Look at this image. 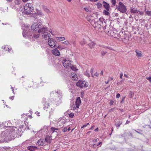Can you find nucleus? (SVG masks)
<instances>
[{
	"instance_id": "obj_1",
	"label": "nucleus",
	"mask_w": 151,
	"mask_h": 151,
	"mask_svg": "<svg viewBox=\"0 0 151 151\" xmlns=\"http://www.w3.org/2000/svg\"><path fill=\"white\" fill-rule=\"evenodd\" d=\"M50 94L51 98L46 101V99L44 98L42 99V102L44 106V109H49L53 111L54 109L53 108L55 104H56V103L60 99V93H58V91H54L51 92Z\"/></svg>"
},
{
	"instance_id": "obj_2",
	"label": "nucleus",
	"mask_w": 151,
	"mask_h": 151,
	"mask_svg": "<svg viewBox=\"0 0 151 151\" xmlns=\"http://www.w3.org/2000/svg\"><path fill=\"white\" fill-rule=\"evenodd\" d=\"M34 8L32 4L28 3L24 6V13L27 14H29L33 11Z\"/></svg>"
},
{
	"instance_id": "obj_3",
	"label": "nucleus",
	"mask_w": 151,
	"mask_h": 151,
	"mask_svg": "<svg viewBox=\"0 0 151 151\" xmlns=\"http://www.w3.org/2000/svg\"><path fill=\"white\" fill-rule=\"evenodd\" d=\"M117 9L119 11L122 13H125L127 11L126 7L121 2H119V3Z\"/></svg>"
},
{
	"instance_id": "obj_4",
	"label": "nucleus",
	"mask_w": 151,
	"mask_h": 151,
	"mask_svg": "<svg viewBox=\"0 0 151 151\" xmlns=\"http://www.w3.org/2000/svg\"><path fill=\"white\" fill-rule=\"evenodd\" d=\"M48 43L49 46L52 48L57 47H58L55 40L52 38H50L48 40Z\"/></svg>"
},
{
	"instance_id": "obj_5",
	"label": "nucleus",
	"mask_w": 151,
	"mask_h": 151,
	"mask_svg": "<svg viewBox=\"0 0 151 151\" xmlns=\"http://www.w3.org/2000/svg\"><path fill=\"white\" fill-rule=\"evenodd\" d=\"M76 85L80 88L86 87H87V83L85 81H79L76 83Z\"/></svg>"
},
{
	"instance_id": "obj_6",
	"label": "nucleus",
	"mask_w": 151,
	"mask_h": 151,
	"mask_svg": "<svg viewBox=\"0 0 151 151\" xmlns=\"http://www.w3.org/2000/svg\"><path fill=\"white\" fill-rule=\"evenodd\" d=\"M70 62L69 59H65L63 60V64L65 68H69V67L71 64Z\"/></svg>"
},
{
	"instance_id": "obj_7",
	"label": "nucleus",
	"mask_w": 151,
	"mask_h": 151,
	"mask_svg": "<svg viewBox=\"0 0 151 151\" xmlns=\"http://www.w3.org/2000/svg\"><path fill=\"white\" fill-rule=\"evenodd\" d=\"M81 103V101L80 97H78L76 99V101L75 102L76 105L72 107L73 110H75L76 108H79L80 104Z\"/></svg>"
},
{
	"instance_id": "obj_8",
	"label": "nucleus",
	"mask_w": 151,
	"mask_h": 151,
	"mask_svg": "<svg viewBox=\"0 0 151 151\" xmlns=\"http://www.w3.org/2000/svg\"><path fill=\"white\" fill-rule=\"evenodd\" d=\"M47 27H40V28L38 30V32L40 34V35H41L42 34H44L45 33H46L47 31Z\"/></svg>"
},
{
	"instance_id": "obj_9",
	"label": "nucleus",
	"mask_w": 151,
	"mask_h": 151,
	"mask_svg": "<svg viewBox=\"0 0 151 151\" xmlns=\"http://www.w3.org/2000/svg\"><path fill=\"white\" fill-rule=\"evenodd\" d=\"M50 33L47 32L44 34H42L41 35H40V37H42V39L48 40L50 38Z\"/></svg>"
},
{
	"instance_id": "obj_10",
	"label": "nucleus",
	"mask_w": 151,
	"mask_h": 151,
	"mask_svg": "<svg viewBox=\"0 0 151 151\" xmlns=\"http://www.w3.org/2000/svg\"><path fill=\"white\" fill-rule=\"evenodd\" d=\"M41 27V26L39 24H38L37 23H34L32 24L31 28L33 31H36L38 29V28L39 29Z\"/></svg>"
},
{
	"instance_id": "obj_11",
	"label": "nucleus",
	"mask_w": 151,
	"mask_h": 151,
	"mask_svg": "<svg viewBox=\"0 0 151 151\" xmlns=\"http://www.w3.org/2000/svg\"><path fill=\"white\" fill-rule=\"evenodd\" d=\"M40 37V34L38 32L34 34L32 37V39L34 40H37Z\"/></svg>"
},
{
	"instance_id": "obj_12",
	"label": "nucleus",
	"mask_w": 151,
	"mask_h": 151,
	"mask_svg": "<svg viewBox=\"0 0 151 151\" xmlns=\"http://www.w3.org/2000/svg\"><path fill=\"white\" fill-rule=\"evenodd\" d=\"M52 53L54 55L57 56H59L60 55V53L59 51L56 48L52 51Z\"/></svg>"
},
{
	"instance_id": "obj_13",
	"label": "nucleus",
	"mask_w": 151,
	"mask_h": 151,
	"mask_svg": "<svg viewBox=\"0 0 151 151\" xmlns=\"http://www.w3.org/2000/svg\"><path fill=\"white\" fill-rule=\"evenodd\" d=\"M70 77L73 80L76 81L78 80L77 76L75 73H71L70 75Z\"/></svg>"
},
{
	"instance_id": "obj_14",
	"label": "nucleus",
	"mask_w": 151,
	"mask_h": 151,
	"mask_svg": "<svg viewBox=\"0 0 151 151\" xmlns=\"http://www.w3.org/2000/svg\"><path fill=\"white\" fill-rule=\"evenodd\" d=\"M45 141L42 139H40L37 141V144L40 146H42L44 145Z\"/></svg>"
},
{
	"instance_id": "obj_15",
	"label": "nucleus",
	"mask_w": 151,
	"mask_h": 151,
	"mask_svg": "<svg viewBox=\"0 0 151 151\" xmlns=\"http://www.w3.org/2000/svg\"><path fill=\"white\" fill-rule=\"evenodd\" d=\"M136 56L138 57H141L142 56V52L140 50H136L135 51Z\"/></svg>"
},
{
	"instance_id": "obj_16",
	"label": "nucleus",
	"mask_w": 151,
	"mask_h": 151,
	"mask_svg": "<svg viewBox=\"0 0 151 151\" xmlns=\"http://www.w3.org/2000/svg\"><path fill=\"white\" fill-rule=\"evenodd\" d=\"M103 4H104V6L106 9L107 11H109V10L110 6L109 4L107 3L106 2L104 1L103 2Z\"/></svg>"
},
{
	"instance_id": "obj_17",
	"label": "nucleus",
	"mask_w": 151,
	"mask_h": 151,
	"mask_svg": "<svg viewBox=\"0 0 151 151\" xmlns=\"http://www.w3.org/2000/svg\"><path fill=\"white\" fill-rule=\"evenodd\" d=\"M139 11L136 9L134 8H131L130 9V12L132 14H137L139 12Z\"/></svg>"
},
{
	"instance_id": "obj_18",
	"label": "nucleus",
	"mask_w": 151,
	"mask_h": 151,
	"mask_svg": "<svg viewBox=\"0 0 151 151\" xmlns=\"http://www.w3.org/2000/svg\"><path fill=\"white\" fill-rule=\"evenodd\" d=\"M2 48H3L4 50L5 51H6L7 50H8V51L9 52L12 53L13 52L11 48L9 49L7 46H4V47Z\"/></svg>"
},
{
	"instance_id": "obj_19",
	"label": "nucleus",
	"mask_w": 151,
	"mask_h": 151,
	"mask_svg": "<svg viewBox=\"0 0 151 151\" xmlns=\"http://www.w3.org/2000/svg\"><path fill=\"white\" fill-rule=\"evenodd\" d=\"M45 139L46 142L48 143H50L51 142L52 139L50 136L47 135L45 137Z\"/></svg>"
},
{
	"instance_id": "obj_20",
	"label": "nucleus",
	"mask_w": 151,
	"mask_h": 151,
	"mask_svg": "<svg viewBox=\"0 0 151 151\" xmlns=\"http://www.w3.org/2000/svg\"><path fill=\"white\" fill-rule=\"evenodd\" d=\"M42 8L48 14L51 13V12L47 8V6H42Z\"/></svg>"
},
{
	"instance_id": "obj_21",
	"label": "nucleus",
	"mask_w": 151,
	"mask_h": 151,
	"mask_svg": "<svg viewBox=\"0 0 151 151\" xmlns=\"http://www.w3.org/2000/svg\"><path fill=\"white\" fill-rule=\"evenodd\" d=\"M7 133L6 134V132H5L4 131L1 134V138L2 139H4L6 138L7 137Z\"/></svg>"
},
{
	"instance_id": "obj_22",
	"label": "nucleus",
	"mask_w": 151,
	"mask_h": 151,
	"mask_svg": "<svg viewBox=\"0 0 151 151\" xmlns=\"http://www.w3.org/2000/svg\"><path fill=\"white\" fill-rule=\"evenodd\" d=\"M96 44L93 42H91L89 43L88 45L90 48H92Z\"/></svg>"
},
{
	"instance_id": "obj_23",
	"label": "nucleus",
	"mask_w": 151,
	"mask_h": 151,
	"mask_svg": "<svg viewBox=\"0 0 151 151\" xmlns=\"http://www.w3.org/2000/svg\"><path fill=\"white\" fill-rule=\"evenodd\" d=\"M57 40L60 41H62L65 40V38L64 37H57Z\"/></svg>"
},
{
	"instance_id": "obj_24",
	"label": "nucleus",
	"mask_w": 151,
	"mask_h": 151,
	"mask_svg": "<svg viewBox=\"0 0 151 151\" xmlns=\"http://www.w3.org/2000/svg\"><path fill=\"white\" fill-rule=\"evenodd\" d=\"M122 124V122L121 121H118L116 122L115 125L116 127H119Z\"/></svg>"
},
{
	"instance_id": "obj_25",
	"label": "nucleus",
	"mask_w": 151,
	"mask_h": 151,
	"mask_svg": "<svg viewBox=\"0 0 151 151\" xmlns=\"http://www.w3.org/2000/svg\"><path fill=\"white\" fill-rule=\"evenodd\" d=\"M58 129H59L58 128L52 127L51 128V131L52 133H53L55 132L57 133V132L56 131H55L58 130Z\"/></svg>"
},
{
	"instance_id": "obj_26",
	"label": "nucleus",
	"mask_w": 151,
	"mask_h": 151,
	"mask_svg": "<svg viewBox=\"0 0 151 151\" xmlns=\"http://www.w3.org/2000/svg\"><path fill=\"white\" fill-rule=\"evenodd\" d=\"M70 68V69H71L73 70L76 71L77 70V69L76 68V67H75V66H72L71 65H70V66L69 67V68Z\"/></svg>"
},
{
	"instance_id": "obj_27",
	"label": "nucleus",
	"mask_w": 151,
	"mask_h": 151,
	"mask_svg": "<svg viewBox=\"0 0 151 151\" xmlns=\"http://www.w3.org/2000/svg\"><path fill=\"white\" fill-rule=\"evenodd\" d=\"M28 148L29 150L31 151H34L35 150L34 148H37V147H35L30 146L28 147Z\"/></svg>"
},
{
	"instance_id": "obj_28",
	"label": "nucleus",
	"mask_w": 151,
	"mask_h": 151,
	"mask_svg": "<svg viewBox=\"0 0 151 151\" xmlns=\"http://www.w3.org/2000/svg\"><path fill=\"white\" fill-rule=\"evenodd\" d=\"M101 47L104 48H107L110 50H114L113 48H112L111 47H107L106 46L104 45H101Z\"/></svg>"
},
{
	"instance_id": "obj_29",
	"label": "nucleus",
	"mask_w": 151,
	"mask_h": 151,
	"mask_svg": "<svg viewBox=\"0 0 151 151\" xmlns=\"http://www.w3.org/2000/svg\"><path fill=\"white\" fill-rule=\"evenodd\" d=\"M36 14L40 15H43L42 11L40 10H38L36 12Z\"/></svg>"
},
{
	"instance_id": "obj_30",
	"label": "nucleus",
	"mask_w": 151,
	"mask_h": 151,
	"mask_svg": "<svg viewBox=\"0 0 151 151\" xmlns=\"http://www.w3.org/2000/svg\"><path fill=\"white\" fill-rule=\"evenodd\" d=\"M146 14L148 16H151V11H149L145 9V10Z\"/></svg>"
},
{
	"instance_id": "obj_31",
	"label": "nucleus",
	"mask_w": 151,
	"mask_h": 151,
	"mask_svg": "<svg viewBox=\"0 0 151 151\" xmlns=\"http://www.w3.org/2000/svg\"><path fill=\"white\" fill-rule=\"evenodd\" d=\"M14 2L15 4L17 5L20 4L21 1L20 0H15Z\"/></svg>"
},
{
	"instance_id": "obj_32",
	"label": "nucleus",
	"mask_w": 151,
	"mask_h": 151,
	"mask_svg": "<svg viewBox=\"0 0 151 151\" xmlns=\"http://www.w3.org/2000/svg\"><path fill=\"white\" fill-rule=\"evenodd\" d=\"M62 43L63 44H64L65 45H70L71 44L70 43V42H69L68 41H65L63 42H62Z\"/></svg>"
},
{
	"instance_id": "obj_33",
	"label": "nucleus",
	"mask_w": 151,
	"mask_h": 151,
	"mask_svg": "<svg viewBox=\"0 0 151 151\" xmlns=\"http://www.w3.org/2000/svg\"><path fill=\"white\" fill-rule=\"evenodd\" d=\"M108 11H107L106 10H104L103 12V13L106 15H108L109 14Z\"/></svg>"
},
{
	"instance_id": "obj_34",
	"label": "nucleus",
	"mask_w": 151,
	"mask_h": 151,
	"mask_svg": "<svg viewBox=\"0 0 151 151\" xmlns=\"http://www.w3.org/2000/svg\"><path fill=\"white\" fill-rule=\"evenodd\" d=\"M129 97L131 98L134 96V93L130 91L129 93Z\"/></svg>"
},
{
	"instance_id": "obj_35",
	"label": "nucleus",
	"mask_w": 151,
	"mask_h": 151,
	"mask_svg": "<svg viewBox=\"0 0 151 151\" xmlns=\"http://www.w3.org/2000/svg\"><path fill=\"white\" fill-rule=\"evenodd\" d=\"M86 43V42L84 39H83L82 41L80 42V44L82 45L85 44Z\"/></svg>"
},
{
	"instance_id": "obj_36",
	"label": "nucleus",
	"mask_w": 151,
	"mask_h": 151,
	"mask_svg": "<svg viewBox=\"0 0 151 151\" xmlns=\"http://www.w3.org/2000/svg\"><path fill=\"white\" fill-rule=\"evenodd\" d=\"M111 2L112 3L113 5L115 6L116 3V0H111Z\"/></svg>"
},
{
	"instance_id": "obj_37",
	"label": "nucleus",
	"mask_w": 151,
	"mask_h": 151,
	"mask_svg": "<svg viewBox=\"0 0 151 151\" xmlns=\"http://www.w3.org/2000/svg\"><path fill=\"white\" fill-rule=\"evenodd\" d=\"M99 75V73L97 72H96L94 75L92 74V76L93 77H97Z\"/></svg>"
},
{
	"instance_id": "obj_38",
	"label": "nucleus",
	"mask_w": 151,
	"mask_h": 151,
	"mask_svg": "<svg viewBox=\"0 0 151 151\" xmlns=\"http://www.w3.org/2000/svg\"><path fill=\"white\" fill-rule=\"evenodd\" d=\"M96 5L98 8H101L102 7V4L100 3H98Z\"/></svg>"
},
{
	"instance_id": "obj_39",
	"label": "nucleus",
	"mask_w": 151,
	"mask_h": 151,
	"mask_svg": "<svg viewBox=\"0 0 151 151\" xmlns=\"http://www.w3.org/2000/svg\"><path fill=\"white\" fill-rule=\"evenodd\" d=\"M68 115L71 118H73L74 116V114L73 113H70V114H69Z\"/></svg>"
},
{
	"instance_id": "obj_40",
	"label": "nucleus",
	"mask_w": 151,
	"mask_h": 151,
	"mask_svg": "<svg viewBox=\"0 0 151 151\" xmlns=\"http://www.w3.org/2000/svg\"><path fill=\"white\" fill-rule=\"evenodd\" d=\"M106 53L107 52L106 51H102L101 52V55L102 56H103L105 55Z\"/></svg>"
},
{
	"instance_id": "obj_41",
	"label": "nucleus",
	"mask_w": 151,
	"mask_h": 151,
	"mask_svg": "<svg viewBox=\"0 0 151 151\" xmlns=\"http://www.w3.org/2000/svg\"><path fill=\"white\" fill-rule=\"evenodd\" d=\"M84 74L85 75H86L88 77H89L90 76V74L88 73V71H86V72H85Z\"/></svg>"
},
{
	"instance_id": "obj_42",
	"label": "nucleus",
	"mask_w": 151,
	"mask_h": 151,
	"mask_svg": "<svg viewBox=\"0 0 151 151\" xmlns=\"http://www.w3.org/2000/svg\"><path fill=\"white\" fill-rule=\"evenodd\" d=\"M85 10L87 12H90L89 9L87 7H86L84 8Z\"/></svg>"
},
{
	"instance_id": "obj_43",
	"label": "nucleus",
	"mask_w": 151,
	"mask_h": 151,
	"mask_svg": "<svg viewBox=\"0 0 151 151\" xmlns=\"http://www.w3.org/2000/svg\"><path fill=\"white\" fill-rule=\"evenodd\" d=\"M102 142H100L98 144H94L93 145V146L94 147H95L97 146H99V145H100V144H101Z\"/></svg>"
},
{
	"instance_id": "obj_44",
	"label": "nucleus",
	"mask_w": 151,
	"mask_h": 151,
	"mask_svg": "<svg viewBox=\"0 0 151 151\" xmlns=\"http://www.w3.org/2000/svg\"><path fill=\"white\" fill-rule=\"evenodd\" d=\"M14 129H12L10 130V132H11V135H13V134L14 133Z\"/></svg>"
},
{
	"instance_id": "obj_45",
	"label": "nucleus",
	"mask_w": 151,
	"mask_h": 151,
	"mask_svg": "<svg viewBox=\"0 0 151 151\" xmlns=\"http://www.w3.org/2000/svg\"><path fill=\"white\" fill-rule=\"evenodd\" d=\"M69 42L71 44L70 45H74L75 44V42L73 40H70L69 41Z\"/></svg>"
},
{
	"instance_id": "obj_46",
	"label": "nucleus",
	"mask_w": 151,
	"mask_h": 151,
	"mask_svg": "<svg viewBox=\"0 0 151 151\" xmlns=\"http://www.w3.org/2000/svg\"><path fill=\"white\" fill-rule=\"evenodd\" d=\"M114 103V101H113L111 100H110V101L109 102V104L111 106Z\"/></svg>"
},
{
	"instance_id": "obj_47",
	"label": "nucleus",
	"mask_w": 151,
	"mask_h": 151,
	"mask_svg": "<svg viewBox=\"0 0 151 151\" xmlns=\"http://www.w3.org/2000/svg\"><path fill=\"white\" fill-rule=\"evenodd\" d=\"M146 79H147L150 82H151V76H149L148 77H147Z\"/></svg>"
},
{
	"instance_id": "obj_48",
	"label": "nucleus",
	"mask_w": 151,
	"mask_h": 151,
	"mask_svg": "<svg viewBox=\"0 0 151 151\" xmlns=\"http://www.w3.org/2000/svg\"><path fill=\"white\" fill-rule=\"evenodd\" d=\"M67 130V129L66 127H65L63 130V131L64 132H66Z\"/></svg>"
},
{
	"instance_id": "obj_49",
	"label": "nucleus",
	"mask_w": 151,
	"mask_h": 151,
	"mask_svg": "<svg viewBox=\"0 0 151 151\" xmlns=\"http://www.w3.org/2000/svg\"><path fill=\"white\" fill-rule=\"evenodd\" d=\"M120 97V94L119 93H118L116 94V98H118Z\"/></svg>"
},
{
	"instance_id": "obj_50",
	"label": "nucleus",
	"mask_w": 151,
	"mask_h": 151,
	"mask_svg": "<svg viewBox=\"0 0 151 151\" xmlns=\"http://www.w3.org/2000/svg\"><path fill=\"white\" fill-rule=\"evenodd\" d=\"M22 34H23V36L24 37H26L27 35L25 34V32H24V31L23 32Z\"/></svg>"
},
{
	"instance_id": "obj_51",
	"label": "nucleus",
	"mask_w": 151,
	"mask_h": 151,
	"mask_svg": "<svg viewBox=\"0 0 151 151\" xmlns=\"http://www.w3.org/2000/svg\"><path fill=\"white\" fill-rule=\"evenodd\" d=\"M125 98V97H122L121 102H124V99Z\"/></svg>"
},
{
	"instance_id": "obj_52",
	"label": "nucleus",
	"mask_w": 151,
	"mask_h": 151,
	"mask_svg": "<svg viewBox=\"0 0 151 151\" xmlns=\"http://www.w3.org/2000/svg\"><path fill=\"white\" fill-rule=\"evenodd\" d=\"M93 68H92L91 70V75H92V74H93Z\"/></svg>"
},
{
	"instance_id": "obj_53",
	"label": "nucleus",
	"mask_w": 151,
	"mask_h": 151,
	"mask_svg": "<svg viewBox=\"0 0 151 151\" xmlns=\"http://www.w3.org/2000/svg\"><path fill=\"white\" fill-rule=\"evenodd\" d=\"M97 141V138H95L93 140V142H96Z\"/></svg>"
},
{
	"instance_id": "obj_54",
	"label": "nucleus",
	"mask_w": 151,
	"mask_h": 151,
	"mask_svg": "<svg viewBox=\"0 0 151 151\" xmlns=\"http://www.w3.org/2000/svg\"><path fill=\"white\" fill-rule=\"evenodd\" d=\"M123 76V73H120V78L121 79L122 78V76Z\"/></svg>"
},
{
	"instance_id": "obj_55",
	"label": "nucleus",
	"mask_w": 151,
	"mask_h": 151,
	"mask_svg": "<svg viewBox=\"0 0 151 151\" xmlns=\"http://www.w3.org/2000/svg\"><path fill=\"white\" fill-rule=\"evenodd\" d=\"M11 89H12V91H13V93L14 94V89L13 87H11Z\"/></svg>"
},
{
	"instance_id": "obj_56",
	"label": "nucleus",
	"mask_w": 151,
	"mask_h": 151,
	"mask_svg": "<svg viewBox=\"0 0 151 151\" xmlns=\"http://www.w3.org/2000/svg\"><path fill=\"white\" fill-rule=\"evenodd\" d=\"M130 122V121H128L127 120L126 122L125 123V124H128Z\"/></svg>"
},
{
	"instance_id": "obj_57",
	"label": "nucleus",
	"mask_w": 151,
	"mask_h": 151,
	"mask_svg": "<svg viewBox=\"0 0 151 151\" xmlns=\"http://www.w3.org/2000/svg\"><path fill=\"white\" fill-rule=\"evenodd\" d=\"M122 83H121L120 82H118L117 83V84L118 85H120L121 84H122Z\"/></svg>"
},
{
	"instance_id": "obj_58",
	"label": "nucleus",
	"mask_w": 151,
	"mask_h": 151,
	"mask_svg": "<svg viewBox=\"0 0 151 151\" xmlns=\"http://www.w3.org/2000/svg\"><path fill=\"white\" fill-rule=\"evenodd\" d=\"M86 127V124H84V125H83L81 127V129H82L83 128H84V127Z\"/></svg>"
},
{
	"instance_id": "obj_59",
	"label": "nucleus",
	"mask_w": 151,
	"mask_h": 151,
	"mask_svg": "<svg viewBox=\"0 0 151 151\" xmlns=\"http://www.w3.org/2000/svg\"><path fill=\"white\" fill-rule=\"evenodd\" d=\"M9 98L10 99H11L12 100H13V99H14V96H11V97H9Z\"/></svg>"
},
{
	"instance_id": "obj_60",
	"label": "nucleus",
	"mask_w": 151,
	"mask_h": 151,
	"mask_svg": "<svg viewBox=\"0 0 151 151\" xmlns=\"http://www.w3.org/2000/svg\"><path fill=\"white\" fill-rule=\"evenodd\" d=\"M124 76L126 77V78H128V76L125 74H124Z\"/></svg>"
},
{
	"instance_id": "obj_61",
	"label": "nucleus",
	"mask_w": 151,
	"mask_h": 151,
	"mask_svg": "<svg viewBox=\"0 0 151 151\" xmlns=\"http://www.w3.org/2000/svg\"><path fill=\"white\" fill-rule=\"evenodd\" d=\"M95 132H98V128H96L95 129Z\"/></svg>"
},
{
	"instance_id": "obj_62",
	"label": "nucleus",
	"mask_w": 151,
	"mask_h": 151,
	"mask_svg": "<svg viewBox=\"0 0 151 151\" xmlns=\"http://www.w3.org/2000/svg\"><path fill=\"white\" fill-rule=\"evenodd\" d=\"M100 74L102 75H103V71H101V73H100Z\"/></svg>"
},
{
	"instance_id": "obj_63",
	"label": "nucleus",
	"mask_w": 151,
	"mask_h": 151,
	"mask_svg": "<svg viewBox=\"0 0 151 151\" xmlns=\"http://www.w3.org/2000/svg\"><path fill=\"white\" fill-rule=\"evenodd\" d=\"M94 126H92L89 129H93L94 128Z\"/></svg>"
},
{
	"instance_id": "obj_64",
	"label": "nucleus",
	"mask_w": 151,
	"mask_h": 151,
	"mask_svg": "<svg viewBox=\"0 0 151 151\" xmlns=\"http://www.w3.org/2000/svg\"><path fill=\"white\" fill-rule=\"evenodd\" d=\"M109 80H108V81H106L105 82V83H106V84H107V83H108L109 82Z\"/></svg>"
}]
</instances>
